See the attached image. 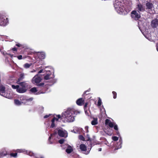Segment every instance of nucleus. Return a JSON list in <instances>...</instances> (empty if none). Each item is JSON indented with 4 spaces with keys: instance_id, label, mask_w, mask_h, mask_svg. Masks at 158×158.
I'll list each match as a JSON object with an SVG mask.
<instances>
[{
    "instance_id": "nucleus-10",
    "label": "nucleus",
    "mask_w": 158,
    "mask_h": 158,
    "mask_svg": "<svg viewBox=\"0 0 158 158\" xmlns=\"http://www.w3.org/2000/svg\"><path fill=\"white\" fill-rule=\"evenodd\" d=\"M50 71H47V74L44 77V79L45 80H48L54 77V72H52V73H50Z\"/></svg>"
},
{
    "instance_id": "nucleus-29",
    "label": "nucleus",
    "mask_w": 158,
    "mask_h": 158,
    "mask_svg": "<svg viewBox=\"0 0 158 158\" xmlns=\"http://www.w3.org/2000/svg\"><path fill=\"white\" fill-rule=\"evenodd\" d=\"M26 154L29 155L30 156H34L35 154L31 152L26 151Z\"/></svg>"
},
{
    "instance_id": "nucleus-38",
    "label": "nucleus",
    "mask_w": 158,
    "mask_h": 158,
    "mask_svg": "<svg viewBox=\"0 0 158 158\" xmlns=\"http://www.w3.org/2000/svg\"><path fill=\"white\" fill-rule=\"evenodd\" d=\"M17 153H11L10 156L12 157H15L17 156Z\"/></svg>"
},
{
    "instance_id": "nucleus-26",
    "label": "nucleus",
    "mask_w": 158,
    "mask_h": 158,
    "mask_svg": "<svg viewBox=\"0 0 158 158\" xmlns=\"http://www.w3.org/2000/svg\"><path fill=\"white\" fill-rule=\"evenodd\" d=\"M14 102L15 104L17 106H19L21 105L22 103L21 102L17 99H15L14 100Z\"/></svg>"
},
{
    "instance_id": "nucleus-62",
    "label": "nucleus",
    "mask_w": 158,
    "mask_h": 158,
    "mask_svg": "<svg viewBox=\"0 0 158 158\" xmlns=\"http://www.w3.org/2000/svg\"><path fill=\"white\" fill-rule=\"evenodd\" d=\"M157 49L158 51V48H157Z\"/></svg>"
},
{
    "instance_id": "nucleus-39",
    "label": "nucleus",
    "mask_w": 158,
    "mask_h": 158,
    "mask_svg": "<svg viewBox=\"0 0 158 158\" xmlns=\"http://www.w3.org/2000/svg\"><path fill=\"white\" fill-rule=\"evenodd\" d=\"M64 141V139H62L59 140V143L61 144H62L63 143Z\"/></svg>"
},
{
    "instance_id": "nucleus-34",
    "label": "nucleus",
    "mask_w": 158,
    "mask_h": 158,
    "mask_svg": "<svg viewBox=\"0 0 158 158\" xmlns=\"http://www.w3.org/2000/svg\"><path fill=\"white\" fill-rule=\"evenodd\" d=\"M102 103V100L100 98H99L98 103V106H100Z\"/></svg>"
},
{
    "instance_id": "nucleus-45",
    "label": "nucleus",
    "mask_w": 158,
    "mask_h": 158,
    "mask_svg": "<svg viewBox=\"0 0 158 158\" xmlns=\"http://www.w3.org/2000/svg\"><path fill=\"white\" fill-rule=\"evenodd\" d=\"M33 100V98H31L29 99H27L26 101L27 102H31Z\"/></svg>"
},
{
    "instance_id": "nucleus-21",
    "label": "nucleus",
    "mask_w": 158,
    "mask_h": 158,
    "mask_svg": "<svg viewBox=\"0 0 158 158\" xmlns=\"http://www.w3.org/2000/svg\"><path fill=\"white\" fill-rule=\"evenodd\" d=\"M5 87L2 85H0V94H1L2 93H3L5 91Z\"/></svg>"
},
{
    "instance_id": "nucleus-15",
    "label": "nucleus",
    "mask_w": 158,
    "mask_h": 158,
    "mask_svg": "<svg viewBox=\"0 0 158 158\" xmlns=\"http://www.w3.org/2000/svg\"><path fill=\"white\" fill-rule=\"evenodd\" d=\"M1 95L7 98L10 99L12 98V96L10 95V93H7L5 91L3 93H2Z\"/></svg>"
},
{
    "instance_id": "nucleus-14",
    "label": "nucleus",
    "mask_w": 158,
    "mask_h": 158,
    "mask_svg": "<svg viewBox=\"0 0 158 158\" xmlns=\"http://www.w3.org/2000/svg\"><path fill=\"white\" fill-rule=\"evenodd\" d=\"M105 124L106 125H108L110 127L112 128L113 127L115 123L111 122L109 119H106L105 120Z\"/></svg>"
},
{
    "instance_id": "nucleus-30",
    "label": "nucleus",
    "mask_w": 158,
    "mask_h": 158,
    "mask_svg": "<svg viewBox=\"0 0 158 158\" xmlns=\"http://www.w3.org/2000/svg\"><path fill=\"white\" fill-rule=\"evenodd\" d=\"M25 75L23 73H21L20 74V77L18 79V81H20L21 80L23 79L24 77V76Z\"/></svg>"
},
{
    "instance_id": "nucleus-7",
    "label": "nucleus",
    "mask_w": 158,
    "mask_h": 158,
    "mask_svg": "<svg viewBox=\"0 0 158 158\" xmlns=\"http://www.w3.org/2000/svg\"><path fill=\"white\" fill-rule=\"evenodd\" d=\"M58 133V135L61 137H66L68 136L67 131L63 129H59Z\"/></svg>"
},
{
    "instance_id": "nucleus-40",
    "label": "nucleus",
    "mask_w": 158,
    "mask_h": 158,
    "mask_svg": "<svg viewBox=\"0 0 158 158\" xmlns=\"http://www.w3.org/2000/svg\"><path fill=\"white\" fill-rule=\"evenodd\" d=\"M39 53V52H38V53H35V58L37 60L38 59H39V56H38V54Z\"/></svg>"
},
{
    "instance_id": "nucleus-49",
    "label": "nucleus",
    "mask_w": 158,
    "mask_h": 158,
    "mask_svg": "<svg viewBox=\"0 0 158 158\" xmlns=\"http://www.w3.org/2000/svg\"><path fill=\"white\" fill-rule=\"evenodd\" d=\"M12 50L14 51H17V49L16 48H12L11 49Z\"/></svg>"
},
{
    "instance_id": "nucleus-18",
    "label": "nucleus",
    "mask_w": 158,
    "mask_h": 158,
    "mask_svg": "<svg viewBox=\"0 0 158 158\" xmlns=\"http://www.w3.org/2000/svg\"><path fill=\"white\" fill-rule=\"evenodd\" d=\"M7 155V152L4 148L2 149L0 151V156H5Z\"/></svg>"
},
{
    "instance_id": "nucleus-8",
    "label": "nucleus",
    "mask_w": 158,
    "mask_h": 158,
    "mask_svg": "<svg viewBox=\"0 0 158 158\" xmlns=\"http://www.w3.org/2000/svg\"><path fill=\"white\" fill-rule=\"evenodd\" d=\"M136 9L137 11L139 12H143L145 11V8L140 3H139L136 6Z\"/></svg>"
},
{
    "instance_id": "nucleus-3",
    "label": "nucleus",
    "mask_w": 158,
    "mask_h": 158,
    "mask_svg": "<svg viewBox=\"0 0 158 158\" xmlns=\"http://www.w3.org/2000/svg\"><path fill=\"white\" fill-rule=\"evenodd\" d=\"M114 7L119 13L124 12L125 10V4L121 2H118L114 4Z\"/></svg>"
},
{
    "instance_id": "nucleus-50",
    "label": "nucleus",
    "mask_w": 158,
    "mask_h": 158,
    "mask_svg": "<svg viewBox=\"0 0 158 158\" xmlns=\"http://www.w3.org/2000/svg\"><path fill=\"white\" fill-rule=\"evenodd\" d=\"M56 80L54 79L53 80L52 82H53V83H55L56 82Z\"/></svg>"
},
{
    "instance_id": "nucleus-54",
    "label": "nucleus",
    "mask_w": 158,
    "mask_h": 158,
    "mask_svg": "<svg viewBox=\"0 0 158 158\" xmlns=\"http://www.w3.org/2000/svg\"><path fill=\"white\" fill-rule=\"evenodd\" d=\"M98 151H102V148H100L98 149Z\"/></svg>"
},
{
    "instance_id": "nucleus-48",
    "label": "nucleus",
    "mask_w": 158,
    "mask_h": 158,
    "mask_svg": "<svg viewBox=\"0 0 158 158\" xmlns=\"http://www.w3.org/2000/svg\"><path fill=\"white\" fill-rule=\"evenodd\" d=\"M90 89H89L88 90H87L85 91L84 93V95L85 94H88V93H87V92H89L90 91Z\"/></svg>"
},
{
    "instance_id": "nucleus-6",
    "label": "nucleus",
    "mask_w": 158,
    "mask_h": 158,
    "mask_svg": "<svg viewBox=\"0 0 158 158\" xmlns=\"http://www.w3.org/2000/svg\"><path fill=\"white\" fill-rule=\"evenodd\" d=\"M32 83L36 85L39 86L40 85V76L37 74L34 76L33 78Z\"/></svg>"
},
{
    "instance_id": "nucleus-11",
    "label": "nucleus",
    "mask_w": 158,
    "mask_h": 158,
    "mask_svg": "<svg viewBox=\"0 0 158 158\" xmlns=\"http://www.w3.org/2000/svg\"><path fill=\"white\" fill-rule=\"evenodd\" d=\"M151 26L153 28H156L158 26V19H155L151 22Z\"/></svg>"
},
{
    "instance_id": "nucleus-22",
    "label": "nucleus",
    "mask_w": 158,
    "mask_h": 158,
    "mask_svg": "<svg viewBox=\"0 0 158 158\" xmlns=\"http://www.w3.org/2000/svg\"><path fill=\"white\" fill-rule=\"evenodd\" d=\"M98 119L97 118H94L93 120L91 121V123L93 125H95L98 124Z\"/></svg>"
},
{
    "instance_id": "nucleus-32",
    "label": "nucleus",
    "mask_w": 158,
    "mask_h": 158,
    "mask_svg": "<svg viewBox=\"0 0 158 158\" xmlns=\"http://www.w3.org/2000/svg\"><path fill=\"white\" fill-rule=\"evenodd\" d=\"M16 46L18 47H21L22 48H23L24 47V46L23 44H21L19 43H17L16 44Z\"/></svg>"
},
{
    "instance_id": "nucleus-55",
    "label": "nucleus",
    "mask_w": 158,
    "mask_h": 158,
    "mask_svg": "<svg viewBox=\"0 0 158 158\" xmlns=\"http://www.w3.org/2000/svg\"><path fill=\"white\" fill-rule=\"evenodd\" d=\"M41 109L43 110L44 109V107L43 106H41L40 107V109Z\"/></svg>"
},
{
    "instance_id": "nucleus-42",
    "label": "nucleus",
    "mask_w": 158,
    "mask_h": 158,
    "mask_svg": "<svg viewBox=\"0 0 158 158\" xmlns=\"http://www.w3.org/2000/svg\"><path fill=\"white\" fill-rule=\"evenodd\" d=\"M85 114L88 115V116H89V111H87L85 109Z\"/></svg>"
},
{
    "instance_id": "nucleus-31",
    "label": "nucleus",
    "mask_w": 158,
    "mask_h": 158,
    "mask_svg": "<svg viewBox=\"0 0 158 158\" xmlns=\"http://www.w3.org/2000/svg\"><path fill=\"white\" fill-rule=\"evenodd\" d=\"M55 121H54V119H52V120L51 124L50 126L51 128H53L55 127Z\"/></svg>"
},
{
    "instance_id": "nucleus-46",
    "label": "nucleus",
    "mask_w": 158,
    "mask_h": 158,
    "mask_svg": "<svg viewBox=\"0 0 158 158\" xmlns=\"http://www.w3.org/2000/svg\"><path fill=\"white\" fill-rule=\"evenodd\" d=\"M18 59L19 60H21L23 59L22 55H19L17 56Z\"/></svg>"
},
{
    "instance_id": "nucleus-60",
    "label": "nucleus",
    "mask_w": 158,
    "mask_h": 158,
    "mask_svg": "<svg viewBox=\"0 0 158 158\" xmlns=\"http://www.w3.org/2000/svg\"><path fill=\"white\" fill-rule=\"evenodd\" d=\"M40 158H44L43 156H41V157H40Z\"/></svg>"
},
{
    "instance_id": "nucleus-12",
    "label": "nucleus",
    "mask_w": 158,
    "mask_h": 158,
    "mask_svg": "<svg viewBox=\"0 0 158 158\" xmlns=\"http://www.w3.org/2000/svg\"><path fill=\"white\" fill-rule=\"evenodd\" d=\"M123 143V140L122 138L120 137L119 139V141L115 145V150H118L122 148V144Z\"/></svg>"
},
{
    "instance_id": "nucleus-20",
    "label": "nucleus",
    "mask_w": 158,
    "mask_h": 158,
    "mask_svg": "<svg viewBox=\"0 0 158 158\" xmlns=\"http://www.w3.org/2000/svg\"><path fill=\"white\" fill-rule=\"evenodd\" d=\"M73 151V148L70 146H69L66 150V152L68 154L71 153Z\"/></svg>"
},
{
    "instance_id": "nucleus-51",
    "label": "nucleus",
    "mask_w": 158,
    "mask_h": 158,
    "mask_svg": "<svg viewBox=\"0 0 158 158\" xmlns=\"http://www.w3.org/2000/svg\"><path fill=\"white\" fill-rule=\"evenodd\" d=\"M87 103H86L84 106V109H85V108H86V107H87Z\"/></svg>"
},
{
    "instance_id": "nucleus-37",
    "label": "nucleus",
    "mask_w": 158,
    "mask_h": 158,
    "mask_svg": "<svg viewBox=\"0 0 158 158\" xmlns=\"http://www.w3.org/2000/svg\"><path fill=\"white\" fill-rule=\"evenodd\" d=\"M114 128V129L116 131H118V127L117 124H116L115 123L114 125V126L113 127Z\"/></svg>"
},
{
    "instance_id": "nucleus-9",
    "label": "nucleus",
    "mask_w": 158,
    "mask_h": 158,
    "mask_svg": "<svg viewBox=\"0 0 158 158\" xmlns=\"http://www.w3.org/2000/svg\"><path fill=\"white\" fill-rule=\"evenodd\" d=\"M79 148L85 154H88L89 153V152L87 151V148L86 146L83 144H80L79 146Z\"/></svg>"
},
{
    "instance_id": "nucleus-56",
    "label": "nucleus",
    "mask_w": 158,
    "mask_h": 158,
    "mask_svg": "<svg viewBox=\"0 0 158 158\" xmlns=\"http://www.w3.org/2000/svg\"><path fill=\"white\" fill-rule=\"evenodd\" d=\"M117 133L118 134V136H119L120 135V134L119 133V132H117Z\"/></svg>"
},
{
    "instance_id": "nucleus-35",
    "label": "nucleus",
    "mask_w": 158,
    "mask_h": 158,
    "mask_svg": "<svg viewBox=\"0 0 158 158\" xmlns=\"http://www.w3.org/2000/svg\"><path fill=\"white\" fill-rule=\"evenodd\" d=\"M112 94L113 96V98L114 99H115L117 98V93L115 91H113Z\"/></svg>"
},
{
    "instance_id": "nucleus-19",
    "label": "nucleus",
    "mask_w": 158,
    "mask_h": 158,
    "mask_svg": "<svg viewBox=\"0 0 158 158\" xmlns=\"http://www.w3.org/2000/svg\"><path fill=\"white\" fill-rule=\"evenodd\" d=\"M59 119H63L62 118V115H60V114L57 115H56V117H54L52 119H54V121H58Z\"/></svg>"
},
{
    "instance_id": "nucleus-5",
    "label": "nucleus",
    "mask_w": 158,
    "mask_h": 158,
    "mask_svg": "<svg viewBox=\"0 0 158 158\" xmlns=\"http://www.w3.org/2000/svg\"><path fill=\"white\" fill-rule=\"evenodd\" d=\"M139 13L137 12V11L136 10H133L131 13V17L132 18L138 19L141 17Z\"/></svg>"
},
{
    "instance_id": "nucleus-36",
    "label": "nucleus",
    "mask_w": 158,
    "mask_h": 158,
    "mask_svg": "<svg viewBox=\"0 0 158 158\" xmlns=\"http://www.w3.org/2000/svg\"><path fill=\"white\" fill-rule=\"evenodd\" d=\"M118 137L117 136H113L112 137V139L114 141H117L118 140Z\"/></svg>"
},
{
    "instance_id": "nucleus-53",
    "label": "nucleus",
    "mask_w": 158,
    "mask_h": 158,
    "mask_svg": "<svg viewBox=\"0 0 158 158\" xmlns=\"http://www.w3.org/2000/svg\"><path fill=\"white\" fill-rule=\"evenodd\" d=\"M52 135V134H51V136L50 137H49V139H48V140H49L51 139V137L52 136V135Z\"/></svg>"
},
{
    "instance_id": "nucleus-47",
    "label": "nucleus",
    "mask_w": 158,
    "mask_h": 158,
    "mask_svg": "<svg viewBox=\"0 0 158 158\" xmlns=\"http://www.w3.org/2000/svg\"><path fill=\"white\" fill-rule=\"evenodd\" d=\"M51 115V114H49L48 115H46L44 116V118H47L49 117Z\"/></svg>"
},
{
    "instance_id": "nucleus-23",
    "label": "nucleus",
    "mask_w": 158,
    "mask_h": 158,
    "mask_svg": "<svg viewBox=\"0 0 158 158\" xmlns=\"http://www.w3.org/2000/svg\"><path fill=\"white\" fill-rule=\"evenodd\" d=\"M45 57V53L43 52H40V59H43Z\"/></svg>"
},
{
    "instance_id": "nucleus-58",
    "label": "nucleus",
    "mask_w": 158,
    "mask_h": 158,
    "mask_svg": "<svg viewBox=\"0 0 158 158\" xmlns=\"http://www.w3.org/2000/svg\"><path fill=\"white\" fill-rule=\"evenodd\" d=\"M45 93V92H41L40 91V94H41V93L43 94V93Z\"/></svg>"
},
{
    "instance_id": "nucleus-61",
    "label": "nucleus",
    "mask_w": 158,
    "mask_h": 158,
    "mask_svg": "<svg viewBox=\"0 0 158 158\" xmlns=\"http://www.w3.org/2000/svg\"><path fill=\"white\" fill-rule=\"evenodd\" d=\"M78 146H77V148H78Z\"/></svg>"
},
{
    "instance_id": "nucleus-27",
    "label": "nucleus",
    "mask_w": 158,
    "mask_h": 158,
    "mask_svg": "<svg viewBox=\"0 0 158 158\" xmlns=\"http://www.w3.org/2000/svg\"><path fill=\"white\" fill-rule=\"evenodd\" d=\"M32 63H26L24 64V67L25 69H28L30 68V67L32 65Z\"/></svg>"
},
{
    "instance_id": "nucleus-44",
    "label": "nucleus",
    "mask_w": 158,
    "mask_h": 158,
    "mask_svg": "<svg viewBox=\"0 0 158 158\" xmlns=\"http://www.w3.org/2000/svg\"><path fill=\"white\" fill-rule=\"evenodd\" d=\"M85 132L87 133L88 132V127L87 126H86L85 128Z\"/></svg>"
},
{
    "instance_id": "nucleus-13",
    "label": "nucleus",
    "mask_w": 158,
    "mask_h": 158,
    "mask_svg": "<svg viewBox=\"0 0 158 158\" xmlns=\"http://www.w3.org/2000/svg\"><path fill=\"white\" fill-rule=\"evenodd\" d=\"M146 9L151 10L153 8V4L150 2L147 1L146 4Z\"/></svg>"
},
{
    "instance_id": "nucleus-59",
    "label": "nucleus",
    "mask_w": 158,
    "mask_h": 158,
    "mask_svg": "<svg viewBox=\"0 0 158 158\" xmlns=\"http://www.w3.org/2000/svg\"><path fill=\"white\" fill-rule=\"evenodd\" d=\"M2 37V36L0 35V40H1Z\"/></svg>"
},
{
    "instance_id": "nucleus-33",
    "label": "nucleus",
    "mask_w": 158,
    "mask_h": 158,
    "mask_svg": "<svg viewBox=\"0 0 158 158\" xmlns=\"http://www.w3.org/2000/svg\"><path fill=\"white\" fill-rule=\"evenodd\" d=\"M48 68L50 69H52V68L51 66H45L44 67L40 66V69H44Z\"/></svg>"
},
{
    "instance_id": "nucleus-52",
    "label": "nucleus",
    "mask_w": 158,
    "mask_h": 158,
    "mask_svg": "<svg viewBox=\"0 0 158 158\" xmlns=\"http://www.w3.org/2000/svg\"><path fill=\"white\" fill-rule=\"evenodd\" d=\"M44 85V83H40V87L41 86H42Z\"/></svg>"
},
{
    "instance_id": "nucleus-41",
    "label": "nucleus",
    "mask_w": 158,
    "mask_h": 158,
    "mask_svg": "<svg viewBox=\"0 0 158 158\" xmlns=\"http://www.w3.org/2000/svg\"><path fill=\"white\" fill-rule=\"evenodd\" d=\"M79 138L80 139L82 140H84V138L83 137V136L82 135H80L79 136Z\"/></svg>"
},
{
    "instance_id": "nucleus-28",
    "label": "nucleus",
    "mask_w": 158,
    "mask_h": 158,
    "mask_svg": "<svg viewBox=\"0 0 158 158\" xmlns=\"http://www.w3.org/2000/svg\"><path fill=\"white\" fill-rule=\"evenodd\" d=\"M2 53L4 56L6 55H9L11 58H12L13 56V55L12 54H10L7 53L6 52L4 51H1Z\"/></svg>"
},
{
    "instance_id": "nucleus-24",
    "label": "nucleus",
    "mask_w": 158,
    "mask_h": 158,
    "mask_svg": "<svg viewBox=\"0 0 158 158\" xmlns=\"http://www.w3.org/2000/svg\"><path fill=\"white\" fill-rule=\"evenodd\" d=\"M16 152L18 153L22 152L26 154V151L24 149H18L16 150Z\"/></svg>"
},
{
    "instance_id": "nucleus-16",
    "label": "nucleus",
    "mask_w": 158,
    "mask_h": 158,
    "mask_svg": "<svg viewBox=\"0 0 158 158\" xmlns=\"http://www.w3.org/2000/svg\"><path fill=\"white\" fill-rule=\"evenodd\" d=\"M84 100L82 98H80L76 101V103L79 106H82L84 103Z\"/></svg>"
},
{
    "instance_id": "nucleus-17",
    "label": "nucleus",
    "mask_w": 158,
    "mask_h": 158,
    "mask_svg": "<svg viewBox=\"0 0 158 158\" xmlns=\"http://www.w3.org/2000/svg\"><path fill=\"white\" fill-rule=\"evenodd\" d=\"M17 83L19 84V85L20 86L26 88V87H27L28 86V84L26 83L25 82H19V81H17Z\"/></svg>"
},
{
    "instance_id": "nucleus-25",
    "label": "nucleus",
    "mask_w": 158,
    "mask_h": 158,
    "mask_svg": "<svg viewBox=\"0 0 158 158\" xmlns=\"http://www.w3.org/2000/svg\"><path fill=\"white\" fill-rule=\"evenodd\" d=\"M30 91L32 93H34L35 94H37L36 93V92L37 91V89L35 87H33L30 90Z\"/></svg>"
},
{
    "instance_id": "nucleus-4",
    "label": "nucleus",
    "mask_w": 158,
    "mask_h": 158,
    "mask_svg": "<svg viewBox=\"0 0 158 158\" xmlns=\"http://www.w3.org/2000/svg\"><path fill=\"white\" fill-rule=\"evenodd\" d=\"M12 87L14 89H16L17 91L19 93H24L27 90L26 88L21 87L20 85H17L15 86L12 85Z\"/></svg>"
},
{
    "instance_id": "nucleus-57",
    "label": "nucleus",
    "mask_w": 158,
    "mask_h": 158,
    "mask_svg": "<svg viewBox=\"0 0 158 158\" xmlns=\"http://www.w3.org/2000/svg\"><path fill=\"white\" fill-rule=\"evenodd\" d=\"M43 70H40V73H41L42 71H43Z\"/></svg>"
},
{
    "instance_id": "nucleus-63",
    "label": "nucleus",
    "mask_w": 158,
    "mask_h": 158,
    "mask_svg": "<svg viewBox=\"0 0 158 158\" xmlns=\"http://www.w3.org/2000/svg\"><path fill=\"white\" fill-rule=\"evenodd\" d=\"M40 73V71L38 72V73Z\"/></svg>"
},
{
    "instance_id": "nucleus-43",
    "label": "nucleus",
    "mask_w": 158,
    "mask_h": 158,
    "mask_svg": "<svg viewBox=\"0 0 158 158\" xmlns=\"http://www.w3.org/2000/svg\"><path fill=\"white\" fill-rule=\"evenodd\" d=\"M86 137L87 138V139H86L87 141H89L90 140V138L89 134H86Z\"/></svg>"
},
{
    "instance_id": "nucleus-1",
    "label": "nucleus",
    "mask_w": 158,
    "mask_h": 158,
    "mask_svg": "<svg viewBox=\"0 0 158 158\" xmlns=\"http://www.w3.org/2000/svg\"><path fill=\"white\" fill-rule=\"evenodd\" d=\"M80 113V111H74L72 109L68 108L62 113V117L64 120L63 121L65 123H72L75 120V114Z\"/></svg>"
},
{
    "instance_id": "nucleus-2",
    "label": "nucleus",
    "mask_w": 158,
    "mask_h": 158,
    "mask_svg": "<svg viewBox=\"0 0 158 158\" xmlns=\"http://www.w3.org/2000/svg\"><path fill=\"white\" fill-rule=\"evenodd\" d=\"M8 23L9 19L6 17V13L4 12H0V26H5Z\"/></svg>"
}]
</instances>
